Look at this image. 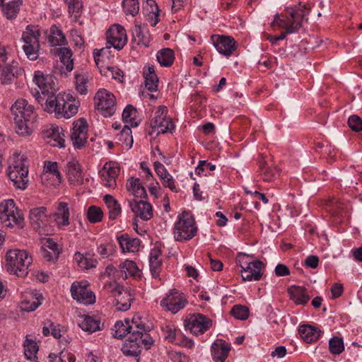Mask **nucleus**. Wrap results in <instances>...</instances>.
<instances>
[{
    "instance_id": "nucleus-1",
    "label": "nucleus",
    "mask_w": 362,
    "mask_h": 362,
    "mask_svg": "<svg viewBox=\"0 0 362 362\" xmlns=\"http://www.w3.org/2000/svg\"><path fill=\"white\" fill-rule=\"evenodd\" d=\"M305 6L300 3L298 6L287 7L285 13H276L270 26H278L284 28V31L276 36L278 41L284 40L287 35L297 33L302 27V21L305 16Z\"/></svg>"
},
{
    "instance_id": "nucleus-2",
    "label": "nucleus",
    "mask_w": 362,
    "mask_h": 362,
    "mask_svg": "<svg viewBox=\"0 0 362 362\" xmlns=\"http://www.w3.org/2000/svg\"><path fill=\"white\" fill-rule=\"evenodd\" d=\"M79 106L80 101L71 93L64 92L46 98L45 110L57 118L69 119L77 114Z\"/></svg>"
},
{
    "instance_id": "nucleus-3",
    "label": "nucleus",
    "mask_w": 362,
    "mask_h": 362,
    "mask_svg": "<svg viewBox=\"0 0 362 362\" xmlns=\"http://www.w3.org/2000/svg\"><path fill=\"white\" fill-rule=\"evenodd\" d=\"M28 166L27 157L21 153H14L8 169L7 175L13 186L22 190L28 186Z\"/></svg>"
},
{
    "instance_id": "nucleus-4",
    "label": "nucleus",
    "mask_w": 362,
    "mask_h": 362,
    "mask_svg": "<svg viewBox=\"0 0 362 362\" xmlns=\"http://www.w3.org/2000/svg\"><path fill=\"white\" fill-rule=\"evenodd\" d=\"M6 267L7 272L17 276H25L28 274V267L33 262V257L25 250H10L6 255Z\"/></svg>"
},
{
    "instance_id": "nucleus-5",
    "label": "nucleus",
    "mask_w": 362,
    "mask_h": 362,
    "mask_svg": "<svg viewBox=\"0 0 362 362\" xmlns=\"http://www.w3.org/2000/svg\"><path fill=\"white\" fill-rule=\"evenodd\" d=\"M197 233V227L193 216L187 211L178 215L173 228L174 239L185 242L192 239Z\"/></svg>"
},
{
    "instance_id": "nucleus-6",
    "label": "nucleus",
    "mask_w": 362,
    "mask_h": 362,
    "mask_svg": "<svg viewBox=\"0 0 362 362\" xmlns=\"http://www.w3.org/2000/svg\"><path fill=\"white\" fill-rule=\"evenodd\" d=\"M0 223L6 228H22L24 218L13 199H7L0 203Z\"/></svg>"
},
{
    "instance_id": "nucleus-7",
    "label": "nucleus",
    "mask_w": 362,
    "mask_h": 362,
    "mask_svg": "<svg viewBox=\"0 0 362 362\" xmlns=\"http://www.w3.org/2000/svg\"><path fill=\"white\" fill-rule=\"evenodd\" d=\"M251 259L252 257L246 254L240 253L237 256L243 281H259L262 276L263 263L259 260H251Z\"/></svg>"
},
{
    "instance_id": "nucleus-8",
    "label": "nucleus",
    "mask_w": 362,
    "mask_h": 362,
    "mask_svg": "<svg viewBox=\"0 0 362 362\" xmlns=\"http://www.w3.org/2000/svg\"><path fill=\"white\" fill-rule=\"evenodd\" d=\"M94 106L105 117H111L116 110V98L110 91L100 88L93 98Z\"/></svg>"
},
{
    "instance_id": "nucleus-9",
    "label": "nucleus",
    "mask_w": 362,
    "mask_h": 362,
    "mask_svg": "<svg viewBox=\"0 0 362 362\" xmlns=\"http://www.w3.org/2000/svg\"><path fill=\"white\" fill-rule=\"evenodd\" d=\"M153 342L149 334H144L141 337L131 334L123 344L122 351L127 356L138 357L143 348L149 349Z\"/></svg>"
},
{
    "instance_id": "nucleus-10",
    "label": "nucleus",
    "mask_w": 362,
    "mask_h": 362,
    "mask_svg": "<svg viewBox=\"0 0 362 362\" xmlns=\"http://www.w3.org/2000/svg\"><path fill=\"white\" fill-rule=\"evenodd\" d=\"M40 36L39 29L32 25H28L22 34L23 49L27 57L30 60H35L38 57Z\"/></svg>"
},
{
    "instance_id": "nucleus-11",
    "label": "nucleus",
    "mask_w": 362,
    "mask_h": 362,
    "mask_svg": "<svg viewBox=\"0 0 362 362\" xmlns=\"http://www.w3.org/2000/svg\"><path fill=\"white\" fill-rule=\"evenodd\" d=\"M151 127L157 134L173 133L175 124L172 119L168 117V108L159 106L155 113V117L151 122Z\"/></svg>"
},
{
    "instance_id": "nucleus-12",
    "label": "nucleus",
    "mask_w": 362,
    "mask_h": 362,
    "mask_svg": "<svg viewBox=\"0 0 362 362\" xmlns=\"http://www.w3.org/2000/svg\"><path fill=\"white\" fill-rule=\"evenodd\" d=\"M187 303V300L182 293L179 292L176 289H172L160 301V306L165 310L175 314L183 309Z\"/></svg>"
},
{
    "instance_id": "nucleus-13",
    "label": "nucleus",
    "mask_w": 362,
    "mask_h": 362,
    "mask_svg": "<svg viewBox=\"0 0 362 362\" xmlns=\"http://www.w3.org/2000/svg\"><path fill=\"white\" fill-rule=\"evenodd\" d=\"M88 286V283L86 281L73 283L71 287L73 298L85 305L94 303L95 302V296Z\"/></svg>"
},
{
    "instance_id": "nucleus-14",
    "label": "nucleus",
    "mask_w": 362,
    "mask_h": 362,
    "mask_svg": "<svg viewBox=\"0 0 362 362\" xmlns=\"http://www.w3.org/2000/svg\"><path fill=\"white\" fill-rule=\"evenodd\" d=\"M62 177L57 162L45 161L43 171L40 175L41 182L44 185L58 186L62 182Z\"/></svg>"
},
{
    "instance_id": "nucleus-15",
    "label": "nucleus",
    "mask_w": 362,
    "mask_h": 362,
    "mask_svg": "<svg viewBox=\"0 0 362 362\" xmlns=\"http://www.w3.org/2000/svg\"><path fill=\"white\" fill-rule=\"evenodd\" d=\"M71 139L74 148L81 149L85 146L88 139V123L84 118H80L73 123Z\"/></svg>"
},
{
    "instance_id": "nucleus-16",
    "label": "nucleus",
    "mask_w": 362,
    "mask_h": 362,
    "mask_svg": "<svg viewBox=\"0 0 362 362\" xmlns=\"http://www.w3.org/2000/svg\"><path fill=\"white\" fill-rule=\"evenodd\" d=\"M186 326L193 334L199 336L203 334L211 327L212 321L203 314L194 313L189 316Z\"/></svg>"
},
{
    "instance_id": "nucleus-17",
    "label": "nucleus",
    "mask_w": 362,
    "mask_h": 362,
    "mask_svg": "<svg viewBox=\"0 0 362 362\" xmlns=\"http://www.w3.org/2000/svg\"><path fill=\"white\" fill-rule=\"evenodd\" d=\"M33 82L39 88L37 93L40 92L47 98L56 95L52 76L44 74L42 71H37L34 74Z\"/></svg>"
},
{
    "instance_id": "nucleus-18",
    "label": "nucleus",
    "mask_w": 362,
    "mask_h": 362,
    "mask_svg": "<svg viewBox=\"0 0 362 362\" xmlns=\"http://www.w3.org/2000/svg\"><path fill=\"white\" fill-rule=\"evenodd\" d=\"M110 287L112 288L111 292L115 300V305L116 308L120 311L129 310L131 306V302L133 300L129 291L123 288L116 284H110Z\"/></svg>"
},
{
    "instance_id": "nucleus-19",
    "label": "nucleus",
    "mask_w": 362,
    "mask_h": 362,
    "mask_svg": "<svg viewBox=\"0 0 362 362\" xmlns=\"http://www.w3.org/2000/svg\"><path fill=\"white\" fill-rule=\"evenodd\" d=\"M119 170V167L117 163L112 161L106 163L99 172L103 184L107 187L115 189L117 187L116 180Z\"/></svg>"
},
{
    "instance_id": "nucleus-20",
    "label": "nucleus",
    "mask_w": 362,
    "mask_h": 362,
    "mask_svg": "<svg viewBox=\"0 0 362 362\" xmlns=\"http://www.w3.org/2000/svg\"><path fill=\"white\" fill-rule=\"evenodd\" d=\"M43 300V296L38 291L28 289L22 293L20 308L22 310L32 312L42 303Z\"/></svg>"
},
{
    "instance_id": "nucleus-21",
    "label": "nucleus",
    "mask_w": 362,
    "mask_h": 362,
    "mask_svg": "<svg viewBox=\"0 0 362 362\" xmlns=\"http://www.w3.org/2000/svg\"><path fill=\"white\" fill-rule=\"evenodd\" d=\"M107 43L117 50L122 49L127 42L125 29L120 25H113L106 33Z\"/></svg>"
},
{
    "instance_id": "nucleus-22",
    "label": "nucleus",
    "mask_w": 362,
    "mask_h": 362,
    "mask_svg": "<svg viewBox=\"0 0 362 362\" xmlns=\"http://www.w3.org/2000/svg\"><path fill=\"white\" fill-rule=\"evenodd\" d=\"M211 40L216 50L226 57L230 56L237 48L234 38L230 36L213 35Z\"/></svg>"
},
{
    "instance_id": "nucleus-23",
    "label": "nucleus",
    "mask_w": 362,
    "mask_h": 362,
    "mask_svg": "<svg viewBox=\"0 0 362 362\" xmlns=\"http://www.w3.org/2000/svg\"><path fill=\"white\" fill-rule=\"evenodd\" d=\"M11 112L16 118L17 116L21 118L35 119L36 114L35 108L32 105L28 104L25 99L17 100L11 107Z\"/></svg>"
},
{
    "instance_id": "nucleus-24",
    "label": "nucleus",
    "mask_w": 362,
    "mask_h": 362,
    "mask_svg": "<svg viewBox=\"0 0 362 362\" xmlns=\"http://www.w3.org/2000/svg\"><path fill=\"white\" fill-rule=\"evenodd\" d=\"M129 206L136 218H139L143 221H148L153 217V208L148 202L134 199L129 202Z\"/></svg>"
},
{
    "instance_id": "nucleus-25",
    "label": "nucleus",
    "mask_w": 362,
    "mask_h": 362,
    "mask_svg": "<svg viewBox=\"0 0 362 362\" xmlns=\"http://www.w3.org/2000/svg\"><path fill=\"white\" fill-rule=\"evenodd\" d=\"M103 52V49H100V51L95 50L94 51V59L96 65L100 69V72L102 75L106 77H111L112 78L118 81L119 82H122L124 75L122 71L117 66H104L103 64L100 65V57L101 56V52Z\"/></svg>"
},
{
    "instance_id": "nucleus-26",
    "label": "nucleus",
    "mask_w": 362,
    "mask_h": 362,
    "mask_svg": "<svg viewBox=\"0 0 362 362\" xmlns=\"http://www.w3.org/2000/svg\"><path fill=\"white\" fill-rule=\"evenodd\" d=\"M132 41L139 46L148 47L151 35L146 24L136 23L132 30Z\"/></svg>"
},
{
    "instance_id": "nucleus-27",
    "label": "nucleus",
    "mask_w": 362,
    "mask_h": 362,
    "mask_svg": "<svg viewBox=\"0 0 362 362\" xmlns=\"http://www.w3.org/2000/svg\"><path fill=\"white\" fill-rule=\"evenodd\" d=\"M66 177L73 185H81L83 183V175L78 161L72 160L66 164Z\"/></svg>"
},
{
    "instance_id": "nucleus-28",
    "label": "nucleus",
    "mask_w": 362,
    "mask_h": 362,
    "mask_svg": "<svg viewBox=\"0 0 362 362\" xmlns=\"http://www.w3.org/2000/svg\"><path fill=\"white\" fill-rule=\"evenodd\" d=\"M230 351V344L223 339L216 340L211 346V356L214 362H225Z\"/></svg>"
},
{
    "instance_id": "nucleus-29",
    "label": "nucleus",
    "mask_w": 362,
    "mask_h": 362,
    "mask_svg": "<svg viewBox=\"0 0 362 362\" xmlns=\"http://www.w3.org/2000/svg\"><path fill=\"white\" fill-rule=\"evenodd\" d=\"M70 212L68 203L59 202L56 211L53 214L54 222L58 228H64L70 224Z\"/></svg>"
},
{
    "instance_id": "nucleus-30",
    "label": "nucleus",
    "mask_w": 362,
    "mask_h": 362,
    "mask_svg": "<svg viewBox=\"0 0 362 362\" xmlns=\"http://www.w3.org/2000/svg\"><path fill=\"white\" fill-rule=\"evenodd\" d=\"M78 325L83 331L88 334L100 330V320L95 316L82 315L78 316Z\"/></svg>"
},
{
    "instance_id": "nucleus-31",
    "label": "nucleus",
    "mask_w": 362,
    "mask_h": 362,
    "mask_svg": "<svg viewBox=\"0 0 362 362\" xmlns=\"http://www.w3.org/2000/svg\"><path fill=\"white\" fill-rule=\"evenodd\" d=\"M44 135L49 139L48 142L53 146H64V134L62 127L52 125L49 129L44 132Z\"/></svg>"
},
{
    "instance_id": "nucleus-32",
    "label": "nucleus",
    "mask_w": 362,
    "mask_h": 362,
    "mask_svg": "<svg viewBox=\"0 0 362 362\" xmlns=\"http://www.w3.org/2000/svg\"><path fill=\"white\" fill-rule=\"evenodd\" d=\"M117 240L122 252H136L139 250L141 241L139 238L124 233L117 236Z\"/></svg>"
},
{
    "instance_id": "nucleus-33",
    "label": "nucleus",
    "mask_w": 362,
    "mask_h": 362,
    "mask_svg": "<svg viewBox=\"0 0 362 362\" xmlns=\"http://www.w3.org/2000/svg\"><path fill=\"white\" fill-rule=\"evenodd\" d=\"M298 332L300 337L305 342L311 344L318 340L322 331L314 326L303 325L299 327Z\"/></svg>"
},
{
    "instance_id": "nucleus-34",
    "label": "nucleus",
    "mask_w": 362,
    "mask_h": 362,
    "mask_svg": "<svg viewBox=\"0 0 362 362\" xmlns=\"http://www.w3.org/2000/svg\"><path fill=\"white\" fill-rule=\"evenodd\" d=\"M46 208H35L30 211V223L35 229L44 228L47 221V216L45 214Z\"/></svg>"
},
{
    "instance_id": "nucleus-35",
    "label": "nucleus",
    "mask_w": 362,
    "mask_h": 362,
    "mask_svg": "<svg viewBox=\"0 0 362 362\" xmlns=\"http://www.w3.org/2000/svg\"><path fill=\"white\" fill-rule=\"evenodd\" d=\"M290 298L297 305H305L310 300L306 288L302 286H293L288 288Z\"/></svg>"
},
{
    "instance_id": "nucleus-36",
    "label": "nucleus",
    "mask_w": 362,
    "mask_h": 362,
    "mask_svg": "<svg viewBox=\"0 0 362 362\" xmlns=\"http://www.w3.org/2000/svg\"><path fill=\"white\" fill-rule=\"evenodd\" d=\"M161 252L160 250L154 248L151 250L149 255V266L151 275L153 278L159 277L162 267Z\"/></svg>"
},
{
    "instance_id": "nucleus-37",
    "label": "nucleus",
    "mask_w": 362,
    "mask_h": 362,
    "mask_svg": "<svg viewBox=\"0 0 362 362\" xmlns=\"http://www.w3.org/2000/svg\"><path fill=\"white\" fill-rule=\"evenodd\" d=\"M13 119L16 124V132L18 134L22 136H26L32 134L34 119L21 118V117L17 116L16 118H13Z\"/></svg>"
},
{
    "instance_id": "nucleus-38",
    "label": "nucleus",
    "mask_w": 362,
    "mask_h": 362,
    "mask_svg": "<svg viewBox=\"0 0 362 362\" xmlns=\"http://www.w3.org/2000/svg\"><path fill=\"white\" fill-rule=\"evenodd\" d=\"M74 259L78 268L83 270H88L95 268L98 264L97 260L88 253L82 254L79 252H76L74 254Z\"/></svg>"
},
{
    "instance_id": "nucleus-39",
    "label": "nucleus",
    "mask_w": 362,
    "mask_h": 362,
    "mask_svg": "<svg viewBox=\"0 0 362 362\" xmlns=\"http://www.w3.org/2000/svg\"><path fill=\"white\" fill-rule=\"evenodd\" d=\"M103 201L108 209L109 218L111 220L117 218L122 213V208L118 201L110 194H105Z\"/></svg>"
},
{
    "instance_id": "nucleus-40",
    "label": "nucleus",
    "mask_w": 362,
    "mask_h": 362,
    "mask_svg": "<svg viewBox=\"0 0 362 362\" xmlns=\"http://www.w3.org/2000/svg\"><path fill=\"white\" fill-rule=\"evenodd\" d=\"M258 164L264 181L272 182L279 176V170L276 167H267L263 157L259 158Z\"/></svg>"
},
{
    "instance_id": "nucleus-41",
    "label": "nucleus",
    "mask_w": 362,
    "mask_h": 362,
    "mask_svg": "<svg viewBox=\"0 0 362 362\" xmlns=\"http://www.w3.org/2000/svg\"><path fill=\"white\" fill-rule=\"evenodd\" d=\"M119 267L121 273L124 275V278H128L129 276L136 278L141 276V270L132 260L126 259L119 264Z\"/></svg>"
},
{
    "instance_id": "nucleus-42",
    "label": "nucleus",
    "mask_w": 362,
    "mask_h": 362,
    "mask_svg": "<svg viewBox=\"0 0 362 362\" xmlns=\"http://www.w3.org/2000/svg\"><path fill=\"white\" fill-rule=\"evenodd\" d=\"M130 327L132 332L131 334L133 336L141 337L144 334H148L149 327L146 325L145 322L139 315L133 317L130 322Z\"/></svg>"
},
{
    "instance_id": "nucleus-43",
    "label": "nucleus",
    "mask_w": 362,
    "mask_h": 362,
    "mask_svg": "<svg viewBox=\"0 0 362 362\" xmlns=\"http://www.w3.org/2000/svg\"><path fill=\"white\" fill-rule=\"evenodd\" d=\"M126 187L136 197H143L146 194L144 187L141 185L139 178L130 177L128 179Z\"/></svg>"
},
{
    "instance_id": "nucleus-44",
    "label": "nucleus",
    "mask_w": 362,
    "mask_h": 362,
    "mask_svg": "<svg viewBox=\"0 0 362 362\" xmlns=\"http://www.w3.org/2000/svg\"><path fill=\"white\" fill-rule=\"evenodd\" d=\"M145 78V87L151 92L156 91L158 88V78L156 74L154 66H148L147 70L144 71Z\"/></svg>"
},
{
    "instance_id": "nucleus-45",
    "label": "nucleus",
    "mask_w": 362,
    "mask_h": 362,
    "mask_svg": "<svg viewBox=\"0 0 362 362\" xmlns=\"http://www.w3.org/2000/svg\"><path fill=\"white\" fill-rule=\"evenodd\" d=\"M48 42L52 47L62 46L66 44V40L62 30L54 25L50 28V34L48 36Z\"/></svg>"
},
{
    "instance_id": "nucleus-46",
    "label": "nucleus",
    "mask_w": 362,
    "mask_h": 362,
    "mask_svg": "<svg viewBox=\"0 0 362 362\" xmlns=\"http://www.w3.org/2000/svg\"><path fill=\"white\" fill-rule=\"evenodd\" d=\"M57 52L61 62L64 64L66 70L68 72H71L74 69V62L71 58L72 51L71 49L62 47L57 49Z\"/></svg>"
},
{
    "instance_id": "nucleus-47",
    "label": "nucleus",
    "mask_w": 362,
    "mask_h": 362,
    "mask_svg": "<svg viewBox=\"0 0 362 362\" xmlns=\"http://www.w3.org/2000/svg\"><path fill=\"white\" fill-rule=\"evenodd\" d=\"M24 354L27 360L30 362H38L37 361V354L39 346L35 341L26 338L24 342Z\"/></svg>"
},
{
    "instance_id": "nucleus-48",
    "label": "nucleus",
    "mask_w": 362,
    "mask_h": 362,
    "mask_svg": "<svg viewBox=\"0 0 362 362\" xmlns=\"http://www.w3.org/2000/svg\"><path fill=\"white\" fill-rule=\"evenodd\" d=\"M122 120L131 127H137L140 120L137 118V110L132 105H128L123 110Z\"/></svg>"
},
{
    "instance_id": "nucleus-49",
    "label": "nucleus",
    "mask_w": 362,
    "mask_h": 362,
    "mask_svg": "<svg viewBox=\"0 0 362 362\" xmlns=\"http://www.w3.org/2000/svg\"><path fill=\"white\" fill-rule=\"evenodd\" d=\"M156 57L160 66L168 67L173 64L175 54L173 49L164 48L158 52Z\"/></svg>"
},
{
    "instance_id": "nucleus-50",
    "label": "nucleus",
    "mask_w": 362,
    "mask_h": 362,
    "mask_svg": "<svg viewBox=\"0 0 362 362\" xmlns=\"http://www.w3.org/2000/svg\"><path fill=\"white\" fill-rule=\"evenodd\" d=\"M115 334L114 337L118 339H122L127 334L131 335L132 329L130 327V321L125 320L124 322L117 321L115 324Z\"/></svg>"
},
{
    "instance_id": "nucleus-51",
    "label": "nucleus",
    "mask_w": 362,
    "mask_h": 362,
    "mask_svg": "<svg viewBox=\"0 0 362 362\" xmlns=\"http://www.w3.org/2000/svg\"><path fill=\"white\" fill-rule=\"evenodd\" d=\"M88 76L86 74H75V88L77 92L81 95L88 93Z\"/></svg>"
},
{
    "instance_id": "nucleus-52",
    "label": "nucleus",
    "mask_w": 362,
    "mask_h": 362,
    "mask_svg": "<svg viewBox=\"0 0 362 362\" xmlns=\"http://www.w3.org/2000/svg\"><path fill=\"white\" fill-rule=\"evenodd\" d=\"M97 252L103 258H107L116 252V245L112 241L101 243L98 245Z\"/></svg>"
},
{
    "instance_id": "nucleus-53",
    "label": "nucleus",
    "mask_w": 362,
    "mask_h": 362,
    "mask_svg": "<svg viewBox=\"0 0 362 362\" xmlns=\"http://www.w3.org/2000/svg\"><path fill=\"white\" fill-rule=\"evenodd\" d=\"M118 140L122 142V145L123 147L127 149H129L132 148L133 144V137L132 135V130L127 124H126L119 135Z\"/></svg>"
},
{
    "instance_id": "nucleus-54",
    "label": "nucleus",
    "mask_w": 362,
    "mask_h": 362,
    "mask_svg": "<svg viewBox=\"0 0 362 362\" xmlns=\"http://www.w3.org/2000/svg\"><path fill=\"white\" fill-rule=\"evenodd\" d=\"M10 1L6 4H0L2 7V11L5 16L8 19L15 18L20 11V7L22 4H18V2L16 4H9Z\"/></svg>"
},
{
    "instance_id": "nucleus-55",
    "label": "nucleus",
    "mask_w": 362,
    "mask_h": 362,
    "mask_svg": "<svg viewBox=\"0 0 362 362\" xmlns=\"http://www.w3.org/2000/svg\"><path fill=\"white\" fill-rule=\"evenodd\" d=\"M103 212L100 207L90 206L87 211V218L92 223H99L103 220Z\"/></svg>"
},
{
    "instance_id": "nucleus-56",
    "label": "nucleus",
    "mask_w": 362,
    "mask_h": 362,
    "mask_svg": "<svg viewBox=\"0 0 362 362\" xmlns=\"http://www.w3.org/2000/svg\"><path fill=\"white\" fill-rule=\"evenodd\" d=\"M329 349L332 354H340L344 349L343 339L338 337L331 338L329 341Z\"/></svg>"
},
{
    "instance_id": "nucleus-57",
    "label": "nucleus",
    "mask_w": 362,
    "mask_h": 362,
    "mask_svg": "<svg viewBox=\"0 0 362 362\" xmlns=\"http://www.w3.org/2000/svg\"><path fill=\"white\" fill-rule=\"evenodd\" d=\"M230 313L236 319L245 320L248 318L250 310L247 306L235 305L232 308Z\"/></svg>"
},
{
    "instance_id": "nucleus-58",
    "label": "nucleus",
    "mask_w": 362,
    "mask_h": 362,
    "mask_svg": "<svg viewBox=\"0 0 362 362\" xmlns=\"http://www.w3.org/2000/svg\"><path fill=\"white\" fill-rule=\"evenodd\" d=\"M124 12L127 15L135 16L139 10L138 0H123L122 1Z\"/></svg>"
},
{
    "instance_id": "nucleus-59",
    "label": "nucleus",
    "mask_w": 362,
    "mask_h": 362,
    "mask_svg": "<svg viewBox=\"0 0 362 362\" xmlns=\"http://www.w3.org/2000/svg\"><path fill=\"white\" fill-rule=\"evenodd\" d=\"M65 1L68 6L69 13L76 20L81 13L83 7L81 0H65Z\"/></svg>"
},
{
    "instance_id": "nucleus-60",
    "label": "nucleus",
    "mask_w": 362,
    "mask_h": 362,
    "mask_svg": "<svg viewBox=\"0 0 362 362\" xmlns=\"http://www.w3.org/2000/svg\"><path fill=\"white\" fill-rule=\"evenodd\" d=\"M42 249L48 250L52 251V255H50L49 258L51 259H58L59 255L60 253V249L59 247L58 244L54 241L52 238H47L45 240L43 243V246Z\"/></svg>"
},
{
    "instance_id": "nucleus-61",
    "label": "nucleus",
    "mask_w": 362,
    "mask_h": 362,
    "mask_svg": "<svg viewBox=\"0 0 362 362\" xmlns=\"http://www.w3.org/2000/svg\"><path fill=\"white\" fill-rule=\"evenodd\" d=\"M15 68L11 66H5L1 72L0 80L2 84H9L15 78Z\"/></svg>"
},
{
    "instance_id": "nucleus-62",
    "label": "nucleus",
    "mask_w": 362,
    "mask_h": 362,
    "mask_svg": "<svg viewBox=\"0 0 362 362\" xmlns=\"http://www.w3.org/2000/svg\"><path fill=\"white\" fill-rule=\"evenodd\" d=\"M146 21L153 27L159 22V10L150 11L148 8H143Z\"/></svg>"
},
{
    "instance_id": "nucleus-63",
    "label": "nucleus",
    "mask_w": 362,
    "mask_h": 362,
    "mask_svg": "<svg viewBox=\"0 0 362 362\" xmlns=\"http://www.w3.org/2000/svg\"><path fill=\"white\" fill-rule=\"evenodd\" d=\"M163 337L169 342H174L176 337V329L173 325H166L162 327Z\"/></svg>"
},
{
    "instance_id": "nucleus-64",
    "label": "nucleus",
    "mask_w": 362,
    "mask_h": 362,
    "mask_svg": "<svg viewBox=\"0 0 362 362\" xmlns=\"http://www.w3.org/2000/svg\"><path fill=\"white\" fill-rule=\"evenodd\" d=\"M348 125L351 130L358 132L362 131V120L357 115H351L348 119Z\"/></svg>"
}]
</instances>
